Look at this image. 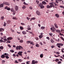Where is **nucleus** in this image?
<instances>
[{
	"instance_id": "obj_63",
	"label": "nucleus",
	"mask_w": 64,
	"mask_h": 64,
	"mask_svg": "<svg viewBox=\"0 0 64 64\" xmlns=\"http://www.w3.org/2000/svg\"><path fill=\"white\" fill-rule=\"evenodd\" d=\"M29 62H26V64H30Z\"/></svg>"
},
{
	"instance_id": "obj_48",
	"label": "nucleus",
	"mask_w": 64,
	"mask_h": 64,
	"mask_svg": "<svg viewBox=\"0 0 64 64\" xmlns=\"http://www.w3.org/2000/svg\"><path fill=\"white\" fill-rule=\"evenodd\" d=\"M8 47H9L10 48H11V45L10 44H8Z\"/></svg>"
},
{
	"instance_id": "obj_54",
	"label": "nucleus",
	"mask_w": 64,
	"mask_h": 64,
	"mask_svg": "<svg viewBox=\"0 0 64 64\" xmlns=\"http://www.w3.org/2000/svg\"><path fill=\"white\" fill-rule=\"evenodd\" d=\"M21 25H25V24L23 23H21Z\"/></svg>"
},
{
	"instance_id": "obj_25",
	"label": "nucleus",
	"mask_w": 64,
	"mask_h": 64,
	"mask_svg": "<svg viewBox=\"0 0 64 64\" xmlns=\"http://www.w3.org/2000/svg\"><path fill=\"white\" fill-rule=\"evenodd\" d=\"M46 8H51V7H50V6H49V5H48L47 6Z\"/></svg>"
},
{
	"instance_id": "obj_38",
	"label": "nucleus",
	"mask_w": 64,
	"mask_h": 64,
	"mask_svg": "<svg viewBox=\"0 0 64 64\" xmlns=\"http://www.w3.org/2000/svg\"><path fill=\"white\" fill-rule=\"evenodd\" d=\"M20 30H23L24 29V28L22 26H20Z\"/></svg>"
},
{
	"instance_id": "obj_31",
	"label": "nucleus",
	"mask_w": 64,
	"mask_h": 64,
	"mask_svg": "<svg viewBox=\"0 0 64 64\" xmlns=\"http://www.w3.org/2000/svg\"><path fill=\"white\" fill-rule=\"evenodd\" d=\"M4 24H3L4 26H6V23L5 22H4Z\"/></svg>"
},
{
	"instance_id": "obj_36",
	"label": "nucleus",
	"mask_w": 64,
	"mask_h": 64,
	"mask_svg": "<svg viewBox=\"0 0 64 64\" xmlns=\"http://www.w3.org/2000/svg\"><path fill=\"white\" fill-rule=\"evenodd\" d=\"M18 61H20V62H22V60H21L20 59H18Z\"/></svg>"
},
{
	"instance_id": "obj_20",
	"label": "nucleus",
	"mask_w": 64,
	"mask_h": 64,
	"mask_svg": "<svg viewBox=\"0 0 64 64\" xmlns=\"http://www.w3.org/2000/svg\"><path fill=\"white\" fill-rule=\"evenodd\" d=\"M30 26H28V28H27V29L28 30H31V28H30Z\"/></svg>"
},
{
	"instance_id": "obj_6",
	"label": "nucleus",
	"mask_w": 64,
	"mask_h": 64,
	"mask_svg": "<svg viewBox=\"0 0 64 64\" xmlns=\"http://www.w3.org/2000/svg\"><path fill=\"white\" fill-rule=\"evenodd\" d=\"M36 13L37 15H38L40 16V12H39V11L38 10H37L36 11Z\"/></svg>"
},
{
	"instance_id": "obj_32",
	"label": "nucleus",
	"mask_w": 64,
	"mask_h": 64,
	"mask_svg": "<svg viewBox=\"0 0 64 64\" xmlns=\"http://www.w3.org/2000/svg\"><path fill=\"white\" fill-rule=\"evenodd\" d=\"M36 46L37 47H39V45L38 44H36Z\"/></svg>"
},
{
	"instance_id": "obj_33",
	"label": "nucleus",
	"mask_w": 64,
	"mask_h": 64,
	"mask_svg": "<svg viewBox=\"0 0 64 64\" xmlns=\"http://www.w3.org/2000/svg\"><path fill=\"white\" fill-rule=\"evenodd\" d=\"M41 29H42V30H43L45 29V27L42 26L41 27Z\"/></svg>"
},
{
	"instance_id": "obj_37",
	"label": "nucleus",
	"mask_w": 64,
	"mask_h": 64,
	"mask_svg": "<svg viewBox=\"0 0 64 64\" xmlns=\"http://www.w3.org/2000/svg\"><path fill=\"white\" fill-rule=\"evenodd\" d=\"M5 57L7 59H9V57L8 56H5Z\"/></svg>"
},
{
	"instance_id": "obj_60",
	"label": "nucleus",
	"mask_w": 64,
	"mask_h": 64,
	"mask_svg": "<svg viewBox=\"0 0 64 64\" xmlns=\"http://www.w3.org/2000/svg\"><path fill=\"white\" fill-rule=\"evenodd\" d=\"M36 3H37L38 4H39V1H38L36 0Z\"/></svg>"
},
{
	"instance_id": "obj_13",
	"label": "nucleus",
	"mask_w": 64,
	"mask_h": 64,
	"mask_svg": "<svg viewBox=\"0 0 64 64\" xmlns=\"http://www.w3.org/2000/svg\"><path fill=\"white\" fill-rule=\"evenodd\" d=\"M50 42L52 43H54V41L52 39H51L50 40Z\"/></svg>"
},
{
	"instance_id": "obj_4",
	"label": "nucleus",
	"mask_w": 64,
	"mask_h": 64,
	"mask_svg": "<svg viewBox=\"0 0 64 64\" xmlns=\"http://www.w3.org/2000/svg\"><path fill=\"white\" fill-rule=\"evenodd\" d=\"M3 3L4 5H8V6H9V5H10V4H9V3L7 2H3Z\"/></svg>"
},
{
	"instance_id": "obj_56",
	"label": "nucleus",
	"mask_w": 64,
	"mask_h": 64,
	"mask_svg": "<svg viewBox=\"0 0 64 64\" xmlns=\"http://www.w3.org/2000/svg\"><path fill=\"white\" fill-rule=\"evenodd\" d=\"M60 8H64V6H60Z\"/></svg>"
},
{
	"instance_id": "obj_58",
	"label": "nucleus",
	"mask_w": 64,
	"mask_h": 64,
	"mask_svg": "<svg viewBox=\"0 0 64 64\" xmlns=\"http://www.w3.org/2000/svg\"><path fill=\"white\" fill-rule=\"evenodd\" d=\"M56 54H57V55H59L60 54V53L58 52H56Z\"/></svg>"
},
{
	"instance_id": "obj_16",
	"label": "nucleus",
	"mask_w": 64,
	"mask_h": 64,
	"mask_svg": "<svg viewBox=\"0 0 64 64\" xmlns=\"http://www.w3.org/2000/svg\"><path fill=\"white\" fill-rule=\"evenodd\" d=\"M4 19V16H2L0 18V19L1 20H3Z\"/></svg>"
},
{
	"instance_id": "obj_62",
	"label": "nucleus",
	"mask_w": 64,
	"mask_h": 64,
	"mask_svg": "<svg viewBox=\"0 0 64 64\" xmlns=\"http://www.w3.org/2000/svg\"><path fill=\"white\" fill-rule=\"evenodd\" d=\"M46 38V39H48V40H50V38L49 37H47Z\"/></svg>"
},
{
	"instance_id": "obj_50",
	"label": "nucleus",
	"mask_w": 64,
	"mask_h": 64,
	"mask_svg": "<svg viewBox=\"0 0 64 64\" xmlns=\"http://www.w3.org/2000/svg\"><path fill=\"white\" fill-rule=\"evenodd\" d=\"M61 63H62L60 61L58 62V64H61Z\"/></svg>"
},
{
	"instance_id": "obj_12",
	"label": "nucleus",
	"mask_w": 64,
	"mask_h": 64,
	"mask_svg": "<svg viewBox=\"0 0 64 64\" xmlns=\"http://www.w3.org/2000/svg\"><path fill=\"white\" fill-rule=\"evenodd\" d=\"M3 6H4V4H0V8L3 7Z\"/></svg>"
},
{
	"instance_id": "obj_2",
	"label": "nucleus",
	"mask_w": 64,
	"mask_h": 64,
	"mask_svg": "<svg viewBox=\"0 0 64 64\" xmlns=\"http://www.w3.org/2000/svg\"><path fill=\"white\" fill-rule=\"evenodd\" d=\"M49 5H50V8H52V7H53L54 8H55V6H54V5L51 2H50L49 3Z\"/></svg>"
},
{
	"instance_id": "obj_59",
	"label": "nucleus",
	"mask_w": 64,
	"mask_h": 64,
	"mask_svg": "<svg viewBox=\"0 0 64 64\" xmlns=\"http://www.w3.org/2000/svg\"><path fill=\"white\" fill-rule=\"evenodd\" d=\"M52 27L53 29H55V28H54V26H52Z\"/></svg>"
},
{
	"instance_id": "obj_15",
	"label": "nucleus",
	"mask_w": 64,
	"mask_h": 64,
	"mask_svg": "<svg viewBox=\"0 0 64 64\" xmlns=\"http://www.w3.org/2000/svg\"><path fill=\"white\" fill-rule=\"evenodd\" d=\"M42 4H44V5H46L47 4V3L45 1H43L42 2Z\"/></svg>"
},
{
	"instance_id": "obj_24",
	"label": "nucleus",
	"mask_w": 64,
	"mask_h": 64,
	"mask_svg": "<svg viewBox=\"0 0 64 64\" xmlns=\"http://www.w3.org/2000/svg\"><path fill=\"white\" fill-rule=\"evenodd\" d=\"M35 60H32V64H35Z\"/></svg>"
},
{
	"instance_id": "obj_51",
	"label": "nucleus",
	"mask_w": 64,
	"mask_h": 64,
	"mask_svg": "<svg viewBox=\"0 0 64 64\" xmlns=\"http://www.w3.org/2000/svg\"><path fill=\"white\" fill-rule=\"evenodd\" d=\"M3 42V40H0V42L1 43V42Z\"/></svg>"
},
{
	"instance_id": "obj_1",
	"label": "nucleus",
	"mask_w": 64,
	"mask_h": 64,
	"mask_svg": "<svg viewBox=\"0 0 64 64\" xmlns=\"http://www.w3.org/2000/svg\"><path fill=\"white\" fill-rule=\"evenodd\" d=\"M57 46H58V48H61L60 46H63V44L58 43L57 44Z\"/></svg>"
},
{
	"instance_id": "obj_28",
	"label": "nucleus",
	"mask_w": 64,
	"mask_h": 64,
	"mask_svg": "<svg viewBox=\"0 0 64 64\" xmlns=\"http://www.w3.org/2000/svg\"><path fill=\"white\" fill-rule=\"evenodd\" d=\"M22 33L23 34H26V32H25L24 31H23L22 32Z\"/></svg>"
},
{
	"instance_id": "obj_55",
	"label": "nucleus",
	"mask_w": 64,
	"mask_h": 64,
	"mask_svg": "<svg viewBox=\"0 0 64 64\" xmlns=\"http://www.w3.org/2000/svg\"><path fill=\"white\" fill-rule=\"evenodd\" d=\"M2 63H5V60H2Z\"/></svg>"
},
{
	"instance_id": "obj_49",
	"label": "nucleus",
	"mask_w": 64,
	"mask_h": 64,
	"mask_svg": "<svg viewBox=\"0 0 64 64\" xmlns=\"http://www.w3.org/2000/svg\"><path fill=\"white\" fill-rule=\"evenodd\" d=\"M49 34L50 35V36H52V35H53V34L52 33H49Z\"/></svg>"
},
{
	"instance_id": "obj_9",
	"label": "nucleus",
	"mask_w": 64,
	"mask_h": 64,
	"mask_svg": "<svg viewBox=\"0 0 64 64\" xmlns=\"http://www.w3.org/2000/svg\"><path fill=\"white\" fill-rule=\"evenodd\" d=\"M54 25L55 27L56 28H58L57 24H56L54 23Z\"/></svg>"
},
{
	"instance_id": "obj_47",
	"label": "nucleus",
	"mask_w": 64,
	"mask_h": 64,
	"mask_svg": "<svg viewBox=\"0 0 64 64\" xmlns=\"http://www.w3.org/2000/svg\"><path fill=\"white\" fill-rule=\"evenodd\" d=\"M13 56H14V58H15L16 57V54H14L13 55Z\"/></svg>"
},
{
	"instance_id": "obj_21",
	"label": "nucleus",
	"mask_w": 64,
	"mask_h": 64,
	"mask_svg": "<svg viewBox=\"0 0 64 64\" xmlns=\"http://www.w3.org/2000/svg\"><path fill=\"white\" fill-rule=\"evenodd\" d=\"M56 32H57V33H59V32H61V31L60 30H56Z\"/></svg>"
},
{
	"instance_id": "obj_8",
	"label": "nucleus",
	"mask_w": 64,
	"mask_h": 64,
	"mask_svg": "<svg viewBox=\"0 0 64 64\" xmlns=\"http://www.w3.org/2000/svg\"><path fill=\"white\" fill-rule=\"evenodd\" d=\"M12 39L13 38L12 37H9L7 38L8 40H12Z\"/></svg>"
},
{
	"instance_id": "obj_61",
	"label": "nucleus",
	"mask_w": 64,
	"mask_h": 64,
	"mask_svg": "<svg viewBox=\"0 0 64 64\" xmlns=\"http://www.w3.org/2000/svg\"><path fill=\"white\" fill-rule=\"evenodd\" d=\"M30 43V42L29 41H28L27 42V44H29Z\"/></svg>"
},
{
	"instance_id": "obj_43",
	"label": "nucleus",
	"mask_w": 64,
	"mask_h": 64,
	"mask_svg": "<svg viewBox=\"0 0 64 64\" xmlns=\"http://www.w3.org/2000/svg\"><path fill=\"white\" fill-rule=\"evenodd\" d=\"M10 20H8L7 21V23H8V24H9V23H10Z\"/></svg>"
},
{
	"instance_id": "obj_40",
	"label": "nucleus",
	"mask_w": 64,
	"mask_h": 64,
	"mask_svg": "<svg viewBox=\"0 0 64 64\" xmlns=\"http://www.w3.org/2000/svg\"><path fill=\"white\" fill-rule=\"evenodd\" d=\"M54 56L55 57H60V55H58L57 56H56L55 55H54Z\"/></svg>"
},
{
	"instance_id": "obj_35",
	"label": "nucleus",
	"mask_w": 64,
	"mask_h": 64,
	"mask_svg": "<svg viewBox=\"0 0 64 64\" xmlns=\"http://www.w3.org/2000/svg\"><path fill=\"white\" fill-rule=\"evenodd\" d=\"M21 46H18V50H21Z\"/></svg>"
},
{
	"instance_id": "obj_18",
	"label": "nucleus",
	"mask_w": 64,
	"mask_h": 64,
	"mask_svg": "<svg viewBox=\"0 0 64 64\" xmlns=\"http://www.w3.org/2000/svg\"><path fill=\"white\" fill-rule=\"evenodd\" d=\"M55 15L56 17L58 18H59V15L58 14H56Z\"/></svg>"
},
{
	"instance_id": "obj_53",
	"label": "nucleus",
	"mask_w": 64,
	"mask_h": 64,
	"mask_svg": "<svg viewBox=\"0 0 64 64\" xmlns=\"http://www.w3.org/2000/svg\"><path fill=\"white\" fill-rule=\"evenodd\" d=\"M60 38H61V39L62 40H63L64 41V38H63V37H60Z\"/></svg>"
},
{
	"instance_id": "obj_14",
	"label": "nucleus",
	"mask_w": 64,
	"mask_h": 64,
	"mask_svg": "<svg viewBox=\"0 0 64 64\" xmlns=\"http://www.w3.org/2000/svg\"><path fill=\"white\" fill-rule=\"evenodd\" d=\"M62 1V0H58V1L57 0L56 1V3H59V2H61Z\"/></svg>"
},
{
	"instance_id": "obj_30",
	"label": "nucleus",
	"mask_w": 64,
	"mask_h": 64,
	"mask_svg": "<svg viewBox=\"0 0 64 64\" xmlns=\"http://www.w3.org/2000/svg\"><path fill=\"white\" fill-rule=\"evenodd\" d=\"M16 49L17 50H19V46H17L16 47Z\"/></svg>"
},
{
	"instance_id": "obj_45",
	"label": "nucleus",
	"mask_w": 64,
	"mask_h": 64,
	"mask_svg": "<svg viewBox=\"0 0 64 64\" xmlns=\"http://www.w3.org/2000/svg\"><path fill=\"white\" fill-rule=\"evenodd\" d=\"M7 10H8V11H9V10H10V8H8L7 9Z\"/></svg>"
},
{
	"instance_id": "obj_44",
	"label": "nucleus",
	"mask_w": 64,
	"mask_h": 64,
	"mask_svg": "<svg viewBox=\"0 0 64 64\" xmlns=\"http://www.w3.org/2000/svg\"><path fill=\"white\" fill-rule=\"evenodd\" d=\"M59 61V59H56L55 60V61L56 62H58V61Z\"/></svg>"
},
{
	"instance_id": "obj_22",
	"label": "nucleus",
	"mask_w": 64,
	"mask_h": 64,
	"mask_svg": "<svg viewBox=\"0 0 64 64\" xmlns=\"http://www.w3.org/2000/svg\"><path fill=\"white\" fill-rule=\"evenodd\" d=\"M39 38L40 39H41V38H42L43 37V35H40L39 36Z\"/></svg>"
},
{
	"instance_id": "obj_41",
	"label": "nucleus",
	"mask_w": 64,
	"mask_h": 64,
	"mask_svg": "<svg viewBox=\"0 0 64 64\" xmlns=\"http://www.w3.org/2000/svg\"><path fill=\"white\" fill-rule=\"evenodd\" d=\"M59 35L60 36H64V34H61V33H60L59 34Z\"/></svg>"
},
{
	"instance_id": "obj_26",
	"label": "nucleus",
	"mask_w": 64,
	"mask_h": 64,
	"mask_svg": "<svg viewBox=\"0 0 64 64\" xmlns=\"http://www.w3.org/2000/svg\"><path fill=\"white\" fill-rule=\"evenodd\" d=\"M3 48H4V47L3 46H0V49L1 50H3Z\"/></svg>"
},
{
	"instance_id": "obj_19",
	"label": "nucleus",
	"mask_w": 64,
	"mask_h": 64,
	"mask_svg": "<svg viewBox=\"0 0 64 64\" xmlns=\"http://www.w3.org/2000/svg\"><path fill=\"white\" fill-rule=\"evenodd\" d=\"M50 30L51 31H52V32H54L55 31V30H54V29H53V28H50Z\"/></svg>"
},
{
	"instance_id": "obj_57",
	"label": "nucleus",
	"mask_w": 64,
	"mask_h": 64,
	"mask_svg": "<svg viewBox=\"0 0 64 64\" xmlns=\"http://www.w3.org/2000/svg\"><path fill=\"white\" fill-rule=\"evenodd\" d=\"M30 44H32V45H33V42H30Z\"/></svg>"
},
{
	"instance_id": "obj_34",
	"label": "nucleus",
	"mask_w": 64,
	"mask_h": 64,
	"mask_svg": "<svg viewBox=\"0 0 64 64\" xmlns=\"http://www.w3.org/2000/svg\"><path fill=\"white\" fill-rule=\"evenodd\" d=\"M22 9H24L25 8H26V6H24L22 7Z\"/></svg>"
},
{
	"instance_id": "obj_3",
	"label": "nucleus",
	"mask_w": 64,
	"mask_h": 64,
	"mask_svg": "<svg viewBox=\"0 0 64 64\" xmlns=\"http://www.w3.org/2000/svg\"><path fill=\"white\" fill-rule=\"evenodd\" d=\"M39 7L41 8V9H42L43 8H44V6L43 5V4H42V3H40L39 4Z\"/></svg>"
},
{
	"instance_id": "obj_29",
	"label": "nucleus",
	"mask_w": 64,
	"mask_h": 64,
	"mask_svg": "<svg viewBox=\"0 0 64 64\" xmlns=\"http://www.w3.org/2000/svg\"><path fill=\"white\" fill-rule=\"evenodd\" d=\"M61 51L63 53H64V48H62V49H61Z\"/></svg>"
},
{
	"instance_id": "obj_64",
	"label": "nucleus",
	"mask_w": 64,
	"mask_h": 64,
	"mask_svg": "<svg viewBox=\"0 0 64 64\" xmlns=\"http://www.w3.org/2000/svg\"><path fill=\"white\" fill-rule=\"evenodd\" d=\"M32 20H35V18H32Z\"/></svg>"
},
{
	"instance_id": "obj_11",
	"label": "nucleus",
	"mask_w": 64,
	"mask_h": 64,
	"mask_svg": "<svg viewBox=\"0 0 64 64\" xmlns=\"http://www.w3.org/2000/svg\"><path fill=\"white\" fill-rule=\"evenodd\" d=\"M1 57L2 58H4L5 57V55L2 54L1 56Z\"/></svg>"
},
{
	"instance_id": "obj_42",
	"label": "nucleus",
	"mask_w": 64,
	"mask_h": 64,
	"mask_svg": "<svg viewBox=\"0 0 64 64\" xmlns=\"http://www.w3.org/2000/svg\"><path fill=\"white\" fill-rule=\"evenodd\" d=\"M23 42V40H20V43H22Z\"/></svg>"
},
{
	"instance_id": "obj_7",
	"label": "nucleus",
	"mask_w": 64,
	"mask_h": 64,
	"mask_svg": "<svg viewBox=\"0 0 64 64\" xmlns=\"http://www.w3.org/2000/svg\"><path fill=\"white\" fill-rule=\"evenodd\" d=\"M15 9L16 11H18V6H16L15 7Z\"/></svg>"
},
{
	"instance_id": "obj_5",
	"label": "nucleus",
	"mask_w": 64,
	"mask_h": 64,
	"mask_svg": "<svg viewBox=\"0 0 64 64\" xmlns=\"http://www.w3.org/2000/svg\"><path fill=\"white\" fill-rule=\"evenodd\" d=\"M22 53H23V52H19L18 53V54L20 56H22Z\"/></svg>"
},
{
	"instance_id": "obj_52",
	"label": "nucleus",
	"mask_w": 64,
	"mask_h": 64,
	"mask_svg": "<svg viewBox=\"0 0 64 64\" xmlns=\"http://www.w3.org/2000/svg\"><path fill=\"white\" fill-rule=\"evenodd\" d=\"M8 8V6H6V7L4 8V9H7Z\"/></svg>"
},
{
	"instance_id": "obj_46",
	"label": "nucleus",
	"mask_w": 64,
	"mask_h": 64,
	"mask_svg": "<svg viewBox=\"0 0 64 64\" xmlns=\"http://www.w3.org/2000/svg\"><path fill=\"white\" fill-rule=\"evenodd\" d=\"M15 63H19V62H18L17 60H15Z\"/></svg>"
},
{
	"instance_id": "obj_27",
	"label": "nucleus",
	"mask_w": 64,
	"mask_h": 64,
	"mask_svg": "<svg viewBox=\"0 0 64 64\" xmlns=\"http://www.w3.org/2000/svg\"><path fill=\"white\" fill-rule=\"evenodd\" d=\"M10 11H11V12H14V10L13 9V8H11Z\"/></svg>"
},
{
	"instance_id": "obj_10",
	"label": "nucleus",
	"mask_w": 64,
	"mask_h": 64,
	"mask_svg": "<svg viewBox=\"0 0 64 64\" xmlns=\"http://www.w3.org/2000/svg\"><path fill=\"white\" fill-rule=\"evenodd\" d=\"M4 31V28H0V32H3Z\"/></svg>"
},
{
	"instance_id": "obj_39",
	"label": "nucleus",
	"mask_w": 64,
	"mask_h": 64,
	"mask_svg": "<svg viewBox=\"0 0 64 64\" xmlns=\"http://www.w3.org/2000/svg\"><path fill=\"white\" fill-rule=\"evenodd\" d=\"M10 52H12V53H13L14 52V51L13 50H10Z\"/></svg>"
},
{
	"instance_id": "obj_17",
	"label": "nucleus",
	"mask_w": 64,
	"mask_h": 64,
	"mask_svg": "<svg viewBox=\"0 0 64 64\" xmlns=\"http://www.w3.org/2000/svg\"><path fill=\"white\" fill-rule=\"evenodd\" d=\"M44 55V54H41L40 56V57L42 58H43V56Z\"/></svg>"
},
{
	"instance_id": "obj_23",
	"label": "nucleus",
	"mask_w": 64,
	"mask_h": 64,
	"mask_svg": "<svg viewBox=\"0 0 64 64\" xmlns=\"http://www.w3.org/2000/svg\"><path fill=\"white\" fill-rule=\"evenodd\" d=\"M14 20H18V19L16 17H13L12 18Z\"/></svg>"
}]
</instances>
